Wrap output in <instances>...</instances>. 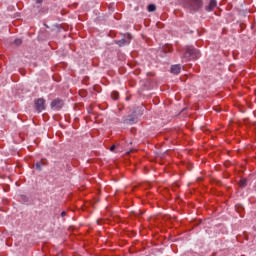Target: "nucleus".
<instances>
[{"label":"nucleus","instance_id":"nucleus-2","mask_svg":"<svg viewBox=\"0 0 256 256\" xmlns=\"http://www.w3.org/2000/svg\"><path fill=\"white\" fill-rule=\"evenodd\" d=\"M184 7L191 12H197L203 7V0H184Z\"/></svg>","mask_w":256,"mask_h":256},{"label":"nucleus","instance_id":"nucleus-10","mask_svg":"<svg viewBox=\"0 0 256 256\" xmlns=\"http://www.w3.org/2000/svg\"><path fill=\"white\" fill-rule=\"evenodd\" d=\"M111 98L114 100V101H117V99H119V92H112L111 93Z\"/></svg>","mask_w":256,"mask_h":256},{"label":"nucleus","instance_id":"nucleus-6","mask_svg":"<svg viewBox=\"0 0 256 256\" xmlns=\"http://www.w3.org/2000/svg\"><path fill=\"white\" fill-rule=\"evenodd\" d=\"M217 7V0H210L209 4L205 6V11L211 12Z\"/></svg>","mask_w":256,"mask_h":256},{"label":"nucleus","instance_id":"nucleus-9","mask_svg":"<svg viewBox=\"0 0 256 256\" xmlns=\"http://www.w3.org/2000/svg\"><path fill=\"white\" fill-rule=\"evenodd\" d=\"M157 10V6H155V4H149L148 5V11L150 13H153V11H156Z\"/></svg>","mask_w":256,"mask_h":256},{"label":"nucleus","instance_id":"nucleus-4","mask_svg":"<svg viewBox=\"0 0 256 256\" xmlns=\"http://www.w3.org/2000/svg\"><path fill=\"white\" fill-rule=\"evenodd\" d=\"M35 109L38 113H41V111H45V99L38 98L34 101Z\"/></svg>","mask_w":256,"mask_h":256},{"label":"nucleus","instance_id":"nucleus-15","mask_svg":"<svg viewBox=\"0 0 256 256\" xmlns=\"http://www.w3.org/2000/svg\"><path fill=\"white\" fill-rule=\"evenodd\" d=\"M116 147H117V146L112 145V146L110 147V151H115Z\"/></svg>","mask_w":256,"mask_h":256},{"label":"nucleus","instance_id":"nucleus-16","mask_svg":"<svg viewBox=\"0 0 256 256\" xmlns=\"http://www.w3.org/2000/svg\"><path fill=\"white\" fill-rule=\"evenodd\" d=\"M66 216H67V212L63 211V212L61 213V217H66Z\"/></svg>","mask_w":256,"mask_h":256},{"label":"nucleus","instance_id":"nucleus-14","mask_svg":"<svg viewBox=\"0 0 256 256\" xmlns=\"http://www.w3.org/2000/svg\"><path fill=\"white\" fill-rule=\"evenodd\" d=\"M21 199H22V201H29V198H27V196H21Z\"/></svg>","mask_w":256,"mask_h":256},{"label":"nucleus","instance_id":"nucleus-13","mask_svg":"<svg viewBox=\"0 0 256 256\" xmlns=\"http://www.w3.org/2000/svg\"><path fill=\"white\" fill-rule=\"evenodd\" d=\"M124 123L133 124V123H137V120H124Z\"/></svg>","mask_w":256,"mask_h":256},{"label":"nucleus","instance_id":"nucleus-11","mask_svg":"<svg viewBox=\"0 0 256 256\" xmlns=\"http://www.w3.org/2000/svg\"><path fill=\"white\" fill-rule=\"evenodd\" d=\"M43 165H45V163H43L42 161L37 162V163H36V169H37L38 171H41V167H42Z\"/></svg>","mask_w":256,"mask_h":256},{"label":"nucleus","instance_id":"nucleus-5","mask_svg":"<svg viewBox=\"0 0 256 256\" xmlns=\"http://www.w3.org/2000/svg\"><path fill=\"white\" fill-rule=\"evenodd\" d=\"M115 43L119 47H125V45H129L131 43V34H127V37L124 39L116 40Z\"/></svg>","mask_w":256,"mask_h":256},{"label":"nucleus","instance_id":"nucleus-17","mask_svg":"<svg viewBox=\"0 0 256 256\" xmlns=\"http://www.w3.org/2000/svg\"><path fill=\"white\" fill-rule=\"evenodd\" d=\"M36 3H43V0H36Z\"/></svg>","mask_w":256,"mask_h":256},{"label":"nucleus","instance_id":"nucleus-12","mask_svg":"<svg viewBox=\"0 0 256 256\" xmlns=\"http://www.w3.org/2000/svg\"><path fill=\"white\" fill-rule=\"evenodd\" d=\"M21 43H23V41L21 39H15L14 40V44L19 47V45H21Z\"/></svg>","mask_w":256,"mask_h":256},{"label":"nucleus","instance_id":"nucleus-8","mask_svg":"<svg viewBox=\"0 0 256 256\" xmlns=\"http://www.w3.org/2000/svg\"><path fill=\"white\" fill-rule=\"evenodd\" d=\"M239 187H241L242 189L247 187V179L243 178L239 181Z\"/></svg>","mask_w":256,"mask_h":256},{"label":"nucleus","instance_id":"nucleus-1","mask_svg":"<svg viewBox=\"0 0 256 256\" xmlns=\"http://www.w3.org/2000/svg\"><path fill=\"white\" fill-rule=\"evenodd\" d=\"M201 52L193 46H187L183 55L184 61H191V59H199Z\"/></svg>","mask_w":256,"mask_h":256},{"label":"nucleus","instance_id":"nucleus-3","mask_svg":"<svg viewBox=\"0 0 256 256\" xmlns=\"http://www.w3.org/2000/svg\"><path fill=\"white\" fill-rule=\"evenodd\" d=\"M64 105L65 103L63 102L62 99L56 98L51 102L50 107L54 111H59L63 108Z\"/></svg>","mask_w":256,"mask_h":256},{"label":"nucleus","instance_id":"nucleus-7","mask_svg":"<svg viewBox=\"0 0 256 256\" xmlns=\"http://www.w3.org/2000/svg\"><path fill=\"white\" fill-rule=\"evenodd\" d=\"M171 73H173V75H179L181 73V65L179 64L172 65Z\"/></svg>","mask_w":256,"mask_h":256}]
</instances>
